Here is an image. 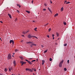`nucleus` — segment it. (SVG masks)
Returning <instances> with one entry per match:
<instances>
[{
  "instance_id": "nucleus-53",
  "label": "nucleus",
  "mask_w": 75,
  "mask_h": 75,
  "mask_svg": "<svg viewBox=\"0 0 75 75\" xmlns=\"http://www.w3.org/2000/svg\"><path fill=\"white\" fill-rule=\"evenodd\" d=\"M22 37H24V35H22Z\"/></svg>"
},
{
  "instance_id": "nucleus-59",
  "label": "nucleus",
  "mask_w": 75,
  "mask_h": 75,
  "mask_svg": "<svg viewBox=\"0 0 75 75\" xmlns=\"http://www.w3.org/2000/svg\"><path fill=\"white\" fill-rule=\"evenodd\" d=\"M32 69V70H34V69Z\"/></svg>"
},
{
  "instance_id": "nucleus-16",
  "label": "nucleus",
  "mask_w": 75,
  "mask_h": 75,
  "mask_svg": "<svg viewBox=\"0 0 75 75\" xmlns=\"http://www.w3.org/2000/svg\"><path fill=\"white\" fill-rule=\"evenodd\" d=\"M28 62L29 63V64H32V63H31V62L30 61H28Z\"/></svg>"
},
{
  "instance_id": "nucleus-3",
  "label": "nucleus",
  "mask_w": 75,
  "mask_h": 75,
  "mask_svg": "<svg viewBox=\"0 0 75 75\" xmlns=\"http://www.w3.org/2000/svg\"><path fill=\"white\" fill-rule=\"evenodd\" d=\"M8 59H10L11 58V56L10 54H9V55H8Z\"/></svg>"
},
{
  "instance_id": "nucleus-36",
  "label": "nucleus",
  "mask_w": 75,
  "mask_h": 75,
  "mask_svg": "<svg viewBox=\"0 0 75 75\" xmlns=\"http://www.w3.org/2000/svg\"><path fill=\"white\" fill-rule=\"evenodd\" d=\"M34 37H35V38H37V39H38V38L36 37V36H34Z\"/></svg>"
},
{
  "instance_id": "nucleus-42",
  "label": "nucleus",
  "mask_w": 75,
  "mask_h": 75,
  "mask_svg": "<svg viewBox=\"0 0 75 75\" xmlns=\"http://www.w3.org/2000/svg\"><path fill=\"white\" fill-rule=\"evenodd\" d=\"M50 2L51 4H52V1H50Z\"/></svg>"
},
{
  "instance_id": "nucleus-11",
  "label": "nucleus",
  "mask_w": 75,
  "mask_h": 75,
  "mask_svg": "<svg viewBox=\"0 0 75 75\" xmlns=\"http://www.w3.org/2000/svg\"><path fill=\"white\" fill-rule=\"evenodd\" d=\"M64 10V8L62 7L61 9V11H62Z\"/></svg>"
},
{
  "instance_id": "nucleus-45",
  "label": "nucleus",
  "mask_w": 75,
  "mask_h": 75,
  "mask_svg": "<svg viewBox=\"0 0 75 75\" xmlns=\"http://www.w3.org/2000/svg\"><path fill=\"white\" fill-rule=\"evenodd\" d=\"M33 0H32V4L33 3Z\"/></svg>"
},
{
  "instance_id": "nucleus-13",
  "label": "nucleus",
  "mask_w": 75,
  "mask_h": 75,
  "mask_svg": "<svg viewBox=\"0 0 75 75\" xmlns=\"http://www.w3.org/2000/svg\"><path fill=\"white\" fill-rule=\"evenodd\" d=\"M8 15L9 16L10 18H11V15H10L9 13H8Z\"/></svg>"
},
{
  "instance_id": "nucleus-56",
  "label": "nucleus",
  "mask_w": 75,
  "mask_h": 75,
  "mask_svg": "<svg viewBox=\"0 0 75 75\" xmlns=\"http://www.w3.org/2000/svg\"><path fill=\"white\" fill-rule=\"evenodd\" d=\"M32 58L29 59H32Z\"/></svg>"
},
{
  "instance_id": "nucleus-64",
  "label": "nucleus",
  "mask_w": 75,
  "mask_h": 75,
  "mask_svg": "<svg viewBox=\"0 0 75 75\" xmlns=\"http://www.w3.org/2000/svg\"><path fill=\"white\" fill-rule=\"evenodd\" d=\"M15 20H16V21H17V19H16Z\"/></svg>"
},
{
  "instance_id": "nucleus-58",
  "label": "nucleus",
  "mask_w": 75,
  "mask_h": 75,
  "mask_svg": "<svg viewBox=\"0 0 75 75\" xmlns=\"http://www.w3.org/2000/svg\"><path fill=\"white\" fill-rule=\"evenodd\" d=\"M12 57H14V55H12Z\"/></svg>"
},
{
  "instance_id": "nucleus-20",
  "label": "nucleus",
  "mask_w": 75,
  "mask_h": 75,
  "mask_svg": "<svg viewBox=\"0 0 75 75\" xmlns=\"http://www.w3.org/2000/svg\"><path fill=\"white\" fill-rule=\"evenodd\" d=\"M37 28H34V30L35 31H37V30H37Z\"/></svg>"
},
{
  "instance_id": "nucleus-14",
  "label": "nucleus",
  "mask_w": 75,
  "mask_h": 75,
  "mask_svg": "<svg viewBox=\"0 0 75 75\" xmlns=\"http://www.w3.org/2000/svg\"><path fill=\"white\" fill-rule=\"evenodd\" d=\"M4 71L5 72H7V69L6 68H5Z\"/></svg>"
},
{
  "instance_id": "nucleus-51",
  "label": "nucleus",
  "mask_w": 75,
  "mask_h": 75,
  "mask_svg": "<svg viewBox=\"0 0 75 75\" xmlns=\"http://www.w3.org/2000/svg\"><path fill=\"white\" fill-rule=\"evenodd\" d=\"M15 54V53H13V55H14Z\"/></svg>"
},
{
  "instance_id": "nucleus-23",
  "label": "nucleus",
  "mask_w": 75,
  "mask_h": 75,
  "mask_svg": "<svg viewBox=\"0 0 75 75\" xmlns=\"http://www.w3.org/2000/svg\"><path fill=\"white\" fill-rule=\"evenodd\" d=\"M47 51H48L47 50H46L44 52V53H46V52H47Z\"/></svg>"
},
{
  "instance_id": "nucleus-4",
  "label": "nucleus",
  "mask_w": 75,
  "mask_h": 75,
  "mask_svg": "<svg viewBox=\"0 0 75 75\" xmlns=\"http://www.w3.org/2000/svg\"><path fill=\"white\" fill-rule=\"evenodd\" d=\"M25 63H26V62H22V61H21V64H22L21 65H24V64H25Z\"/></svg>"
},
{
  "instance_id": "nucleus-6",
  "label": "nucleus",
  "mask_w": 75,
  "mask_h": 75,
  "mask_svg": "<svg viewBox=\"0 0 75 75\" xmlns=\"http://www.w3.org/2000/svg\"><path fill=\"white\" fill-rule=\"evenodd\" d=\"M28 31H29L28 30L27 31V32H23V34H25L27 33Z\"/></svg>"
},
{
  "instance_id": "nucleus-5",
  "label": "nucleus",
  "mask_w": 75,
  "mask_h": 75,
  "mask_svg": "<svg viewBox=\"0 0 75 75\" xmlns=\"http://www.w3.org/2000/svg\"><path fill=\"white\" fill-rule=\"evenodd\" d=\"M42 61V65H44V63L45 62V60H43Z\"/></svg>"
},
{
  "instance_id": "nucleus-17",
  "label": "nucleus",
  "mask_w": 75,
  "mask_h": 75,
  "mask_svg": "<svg viewBox=\"0 0 75 75\" xmlns=\"http://www.w3.org/2000/svg\"><path fill=\"white\" fill-rule=\"evenodd\" d=\"M48 9L50 12L52 13V11H51V9L50 8H48Z\"/></svg>"
},
{
  "instance_id": "nucleus-61",
  "label": "nucleus",
  "mask_w": 75,
  "mask_h": 75,
  "mask_svg": "<svg viewBox=\"0 0 75 75\" xmlns=\"http://www.w3.org/2000/svg\"><path fill=\"white\" fill-rule=\"evenodd\" d=\"M33 75H35V74H34V73H33Z\"/></svg>"
},
{
  "instance_id": "nucleus-39",
  "label": "nucleus",
  "mask_w": 75,
  "mask_h": 75,
  "mask_svg": "<svg viewBox=\"0 0 75 75\" xmlns=\"http://www.w3.org/2000/svg\"><path fill=\"white\" fill-rule=\"evenodd\" d=\"M44 6H47V5L45 4H44Z\"/></svg>"
},
{
  "instance_id": "nucleus-47",
  "label": "nucleus",
  "mask_w": 75,
  "mask_h": 75,
  "mask_svg": "<svg viewBox=\"0 0 75 75\" xmlns=\"http://www.w3.org/2000/svg\"><path fill=\"white\" fill-rule=\"evenodd\" d=\"M55 44L56 45H57V43H55Z\"/></svg>"
},
{
  "instance_id": "nucleus-18",
  "label": "nucleus",
  "mask_w": 75,
  "mask_h": 75,
  "mask_svg": "<svg viewBox=\"0 0 75 75\" xmlns=\"http://www.w3.org/2000/svg\"><path fill=\"white\" fill-rule=\"evenodd\" d=\"M56 34L57 35V37H59V33H56Z\"/></svg>"
},
{
  "instance_id": "nucleus-57",
  "label": "nucleus",
  "mask_w": 75,
  "mask_h": 75,
  "mask_svg": "<svg viewBox=\"0 0 75 75\" xmlns=\"http://www.w3.org/2000/svg\"><path fill=\"white\" fill-rule=\"evenodd\" d=\"M65 3H66V2H65L64 1V4H65Z\"/></svg>"
},
{
  "instance_id": "nucleus-48",
  "label": "nucleus",
  "mask_w": 75,
  "mask_h": 75,
  "mask_svg": "<svg viewBox=\"0 0 75 75\" xmlns=\"http://www.w3.org/2000/svg\"><path fill=\"white\" fill-rule=\"evenodd\" d=\"M19 8H20V7H21V6H20V5L19 6Z\"/></svg>"
},
{
  "instance_id": "nucleus-2",
  "label": "nucleus",
  "mask_w": 75,
  "mask_h": 75,
  "mask_svg": "<svg viewBox=\"0 0 75 75\" xmlns=\"http://www.w3.org/2000/svg\"><path fill=\"white\" fill-rule=\"evenodd\" d=\"M25 70L26 71H28L30 72H33V70H32L31 69H28V68H27L25 69Z\"/></svg>"
},
{
  "instance_id": "nucleus-31",
  "label": "nucleus",
  "mask_w": 75,
  "mask_h": 75,
  "mask_svg": "<svg viewBox=\"0 0 75 75\" xmlns=\"http://www.w3.org/2000/svg\"><path fill=\"white\" fill-rule=\"evenodd\" d=\"M15 51L16 52H17V51H18V50H17V49H16V50H15Z\"/></svg>"
},
{
  "instance_id": "nucleus-37",
  "label": "nucleus",
  "mask_w": 75,
  "mask_h": 75,
  "mask_svg": "<svg viewBox=\"0 0 75 75\" xmlns=\"http://www.w3.org/2000/svg\"><path fill=\"white\" fill-rule=\"evenodd\" d=\"M12 42V43L13 44H14V40H13Z\"/></svg>"
},
{
  "instance_id": "nucleus-40",
  "label": "nucleus",
  "mask_w": 75,
  "mask_h": 75,
  "mask_svg": "<svg viewBox=\"0 0 75 75\" xmlns=\"http://www.w3.org/2000/svg\"><path fill=\"white\" fill-rule=\"evenodd\" d=\"M41 47H42V48H43V47H44V46H43V45H42Z\"/></svg>"
},
{
  "instance_id": "nucleus-32",
  "label": "nucleus",
  "mask_w": 75,
  "mask_h": 75,
  "mask_svg": "<svg viewBox=\"0 0 75 75\" xmlns=\"http://www.w3.org/2000/svg\"><path fill=\"white\" fill-rule=\"evenodd\" d=\"M43 11H46V9L45 8H44L43 9Z\"/></svg>"
},
{
  "instance_id": "nucleus-9",
  "label": "nucleus",
  "mask_w": 75,
  "mask_h": 75,
  "mask_svg": "<svg viewBox=\"0 0 75 75\" xmlns=\"http://www.w3.org/2000/svg\"><path fill=\"white\" fill-rule=\"evenodd\" d=\"M28 38H31L32 37V36L30 35H28Z\"/></svg>"
},
{
  "instance_id": "nucleus-50",
  "label": "nucleus",
  "mask_w": 75,
  "mask_h": 75,
  "mask_svg": "<svg viewBox=\"0 0 75 75\" xmlns=\"http://www.w3.org/2000/svg\"><path fill=\"white\" fill-rule=\"evenodd\" d=\"M34 71H36V69H35Z\"/></svg>"
},
{
  "instance_id": "nucleus-34",
  "label": "nucleus",
  "mask_w": 75,
  "mask_h": 75,
  "mask_svg": "<svg viewBox=\"0 0 75 75\" xmlns=\"http://www.w3.org/2000/svg\"><path fill=\"white\" fill-rule=\"evenodd\" d=\"M67 44L66 43L65 44H64V46H67Z\"/></svg>"
},
{
  "instance_id": "nucleus-49",
  "label": "nucleus",
  "mask_w": 75,
  "mask_h": 75,
  "mask_svg": "<svg viewBox=\"0 0 75 75\" xmlns=\"http://www.w3.org/2000/svg\"><path fill=\"white\" fill-rule=\"evenodd\" d=\"M1 23H3V22L1 21H0Z\"/></svg>"
},
{
  "instance_id": "nucleus-29",
  "label": "nucleus",
  "mask_w": 75,
  "mask_h": 75,
  "mask_svg": "<svg viewBox=\"0 0 75 75\" xmlns=\"http://www.w3.org/2000/svg\"><path fill=\"white\" fill-rule=\"evenodd\" d=\"M51 29L50 28V29H49V32H50V31H51Z\"/></svg>"
},
{
  "instance_id": "nucleus-7",
  "label": "nucleus",
  "mask_w": 75,
  "mask_h": 75,
  "mask_svg": "<svg viewBox=\"0 0 75 75\" xmlns=\"http://www.w3.org/2000/svg\"><path fill=\"white\" fill-rule=\"evenodd\" d=\"M30 46L31 47H33V43L32 44H30Z\"/></svg>"
},
{
  "instance_id": "nucleus-1",
  "label": "nucleus",
  "mask_w": 75,
  "mask_h": 75,
  "mask_svg": "<svg viewBox=\"0 0 75 75\" xmlns=\"http://www.w3.org/2000/svg\"><path fill=\"white\" fill-rule=\"evenodd\" d=\"M64 62V60H62V61L59 63V66L60 68H61L62 66V63Z\"/></svg>"
},
{
  "instance_id": "nucleus-24",
  "label": "nucleus",
  "mask_w": 75,
  "mask_h": 75,
  "mask_svg": "<svg viewBox=\"0 0 75 75\" xmlns=\"http://www.w3.org/2000/svg\"><path fill=\"white\" fill-rule=\"evenodd\" d=\"M13 41V40H10V44H11V42H12Z\"/></svg>"
},
{
  "instance_id": "nucleus-28",
  "label": "nucleus",
  "mask_w": 75,
  "mask_h": 75,
  "mask_svg": "<svg viewBox=\"0 0 75 75\" xmlns=\"http://www.w3.org/2000/svg\"><path fill=\"white\" fill-rule=\"evenodd\" d=\"M52 58H50V61H52Z\"/></svg>"
},
{
  "instance_id": "nucleus-26",
  "label": "nucleus",
  "mask_w": 75,
  "mask_h": 75,
  "mask_svg": "<svg viewBox=\"0 0 75 75\" xmlns=\"http://www.w3.org/2000/svg\"><path fill=\"white\" fill-rule=\"evenodd\" d=\"M64 71H67V68H65L64 69Z\"/></svg>"
},
{
  "instance_id": "nucleus-63",
  "label": "nucleus",
  "mask_w": 75,
  "mask_h": 75,
  "mask_svg": "<svg viewBox=\"0 0 75 75\" xmlns=\"http://www.w3.org/2000/svg\"><path fill=\"white\" fill-rule=\"evenodd\" d=\"M33 22H35V21H33Z\"/></svg>"
},
{
  "instance_id": "nucleus-35",
  "label": "nucleus",
  "mask_w": 75,
  "mask_h": 75,
  "mask_svg": "<svg viewBox=\"0 0 75 75\" xmlns=\"http://www.w3.org/2000/svg\"><path fill=\"white\" fill-rule=\"evenodd\" d=\"M69 60H67V63L68 64H69Z\"/></svg>"
},
{
  "instance_id": "nucleus-21",
  "label": "nucleus",
  "mask_w": 75,
  "mask_h": 75,
  "mask_svg": "<svg viewBox=\"0 0 75 75\" xmlns=\"http://www.w3.org/2000/svg\"><path fill=\"white\" fill-rule=\"evenodd\" d=\"M26 11V12H27V13H28L29 14L30 13V12L29 11Z\"/></svg>"
},
{
  "instance_id": "nucleus-25",
  "label": "nucleus",
  "mask_w": 75,
  "mask_h": 75,
  "mask_svg": "<svg viewBox=\"0 0 75 75\" xmlns=\"http://www.w3.org/2000/svg\"><path fill=\"white\" fill-rule=\"evenodd\" d=\"M37 45L36 44H34V43H33V46H36Z\"/></svg>"
},
{
  "instance_id": "nucleus-62",
  "label": "nucleus",
  "mask_w": 75,
  "mask_h": 75,
  "mask_svg": "<svg viewBox=\"0 0 75 75\" xmlns=\"http://www.w3.org/2000/svg\"><path fill=\"white\" fill-rule=\"evenodd\" d=\"M59 38L58 39V40H59Z\"/></svg>"
},
{
  "instance_id": "nucleus-44",
  "label": "nucleus",
  "mask_w": 75,
  "mask_h": 75,
  "mask_svg": "<svg viewBox=\"0 0 75 75\" xmlns=\"http://www.w3.org/2000/svg\"><path fill=\"white\" fill-rule=\"evenodd\" d=\"M54 37V35H52V37Z\"/></svg>"
},
{
  "instance_id": "nucleus-19",
  "label": "nucleus",
  "mask_w": 75,
  "mask_h": 75,
  "mask_svg": "<svg viewBox=\"0 0 75 75\" xmlns=\"http://www.w3.org/2000/svg\"><path fill=\"white\" fill-rule=\"evenodd\" d=\"M58 15V14L56 13V14H55L54 16V17H56V16H57Z\"/></svg>"
},
{
  "instance_id": "nucleus-22",
  "label": "nucleus",
  "mask_w": 75,
  "mask_h": 75,
  "mask_svg": "<svg viewBox=\"0 0 75 75\" xmlns=\"http://www.w3.org/2000/svg\"><path fill=\"white\" fill-rule=\"evenodd\" d=\"M64 25H67V23L65 22H64Z\"/></svg>"
},
{
  "instance_id": "nucleus-43",
  "label": "nucleus",
  "mask_w": 75,
  "mask_h": 75,
  "mask_svg": "<svg viewBox=\"0 0 75 75\" xmlns=\"http://www.w3.org/2000/svg\"><path fill=\"white\" fill-rule=\"evenodd\" d=\"M21 42H23V40H21Z\"/></svg>"
},
{
  "instance_id": "nucleus-38",
  "label": "nucleus",
  "mask_w": 75,
  "mask_h": 75,
  "mask_svg": "<svg viewBox=\"0 0 75 75\" xmlns=\"http://www.w3.org/2000/svg\"><path fill=\"white\" fill-rule=\"evenodd\" d=\"M47 37H48V38H50V36H49V35H48L47 36Z\"/></svg>"
},
{
  "instance_id": "nucleus-8",
  "label": "nucleus",
  "mask_w": 75,
  "mask_h": 75,
  "mask_svg": "<svg viewBox=\"0 0 75 75\" xmlns=\"http://www.w3.org/2000/svg\"><path fill=\"white\" fill-rule=\"evenodd\" d=\"M13 63L14 64V66H16L15 65H16V61H15V60L14 61Z\"/></svg>"
},
{
  "instance_id": "nucleus-10",
  "label": "nucleus",
  "mask_w": 75,
  "mask_h": 75,
  "mask_svg": "<svg viewBox=\"0 0 75 75\" xmlns=\"http://www.w3.org/2000/svg\"><path fill=\"white\" fill-rule=\"evenodd\" d=\"M12 69H13V68H12L11 67L9 68V71H11V70H12Z\"/></svg>"
},
{
  "instance_id": "nucleus-33",
  "label": "nucleus",
  "mask_w": 75,
  "mask_h": 75,
  "mask_svg": "<svg viewBox=\"0 0 75 75\" xmlns=\"http://www.w3.org/2000/svg\"><path fill=\"white\" fill-rule=\"evenodd\" d=\"M49 24V23H47V24H45V26H46V25H47Z\"/></svg>"
},
{
  "instance_id": "nucleus-27",
  "label": "nucleus",
  "mask_w": 75,
  "mask_h": 75,
  "mask_svg": "<svg viewBox=\"0 0 75 75\" xmlns=\"http://www.w3.org/2000/svg\"><path fill=\"white\" fill-rule=\"evenodd\" d=\"M34 61H35V60H34L32 61L31 62H34Z\"/></svg>"
},
{
  "instance_id": "nucleus-52",
  "label": "nucleus",
  "mask_w": 75,
  "mask_h": 75,
  "mask_svg": "<svg viewBox=\"0 0 75 75\" xmlns=\"http://www.w3.org/2000/svg\"><path fill=\"white\" fill-rule=\"evenodd\" d=\"M17 11H18V13H20V12H19V11H18L17 10Z\"/></svg>"
},
{
  "instance_id": "nucleus-30",
  "label": "nucleus",
  "mask_w": 75,
  "mask_h": 75,
  "mask_svg": "<svg viewBox=\"0 0 75 75\" xmlns=\"http://www.w3.org/2000/svg\"><path fill=\"white\" fill-rule=\"evenodd\" d=\"M69 3H70V2H66V4H69Z\"/></svg>"
},
{
  "instance_id": "nucleus-60",
  "label": "nucleus",
  "mask_w": 75,
  "mask_h": 75,
  "mask_svg": "<svg viewBox=\"0 0 75 75\" xmlns=\"http://www.w3.org/2000/svg\"><path fill=\"white\" fill-rule=\"evenodd\" d=\"M12 75H15V74H12Z\"/></svg>"
},
{
  "instance_id": "nucleus-55",
  "label": "nucleus",
  "mask_w": 75,
  "mask_h": 75,
  "mask_svg": "<svg viewBox=\"0 0 75 75\" xmlns=\"http://www.w3.org/2000/svg\"><path fill=\"white\" fill-rule=\"evenodd\" d=\"M53 39H54V37H53Z\"/></svg>"
},
{
  "instance_id": "nucleus-46",
  "label": "nucleus",
  "mask_w": 75,
  "mask_h": 75,
  "mask_svg": "<svg viewBox=\"0 0 75 75\" xmlns=\"http://www.w3.org/2000/svg\"><path fill=\"white\" fill-rule=\"evenodd\" d=\"M25 61H27V62H28V60H25Z\"/></svg>"
},
{
  "instance_id": "nucleus-12",
  "label": "nucleus",
  "mask_w": 75,
  "mask_h": 75,
  "mask_svg": "<svg viewBox=\"0 0 75 75\" xmlns=\"http://www.w3.org/2000/svg\"><path fill=\"white\" fill-rule=\"evenodd\" d=\"M20 58L21 59V60H23V59H24V58H23V57H20Z\"/></svg>"
},
{
  "instance_id": "nucleus-54",
  "label": "nucleus",
  "mask_w": 75,
  "mask_h": 75,
  "mask_svg": "<svg viewBox=\"0 0 75 75\" xmlns=\"http://www.w3.org/2000/svg\"><path fill=\"white\" fill-rule=\"evenodd\" d=\"M64 2H67V1H65Z\"/></svg>"
},
{
  "instance_id": "nucleus-41",
  "label": "nucleus",
  "mask_w": 75,
  "mask_h": 75,
  "mask_svg": "<svg viewBox=\"0 0 75 75\" xmlns=\"http://www.w3.org/2000/svg\"><path fill=\"white\" fill-rule=\"evenodd\" d=\"M17 6H20V4H17Z\"/></svg>"
},
{
  "instance_id": "nucleus-15",
  "label": "nucleus",
  "mask_w": 75,
  "mask_h": 75,
  "mask_svg": "<svg viewBox=\"0 0 75 75\" xmlns=\"http://www.w3.org/2000/svg\"><path fill=\"white\" fill-rule=\"evenodd\" d=\"M32 42H26V43H27V44H29V43H30V44H31L32 43Z\"/></svg>"
}]
</instances>
